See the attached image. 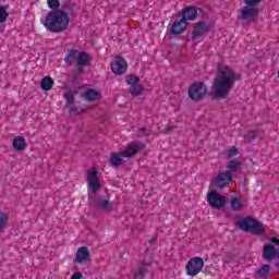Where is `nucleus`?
Returning a JSON list of instances; mask_svg holds the SVG:
<instances>
[{"mask_svg":"<svg viewBox=\"0 0 279 279\" xmlns=\"http://www.w3.org/2000/svg\"><path fill=\"white\" fill-rule=\"evenodd\" d=\"M241 73L234 71V69L218 63L216 75L211 83V95L216 99H228L230 93L234 88L236 82H240Z\"/></svg>","mask_w":279,"mask_h":279,"instance_id":"1","label":"nucleus"},{"mask_svg":"<svg viewBox=\"0 0 279 279\" xmlns=\"http://www.w3.org/2000/svg\"><path fill=\"white\" fill-rule=\"evenodd\" d=\"M71 17L65 11H49L45 17L40 19L41 25L46 27L47 32L52 34H61L69 27Z\"/></svg>","mask_w":279,"mask_h":279,"instance_id":"2","label":"nucleus"},{"mask_svg":"<svg viewBox=\"0 0 279 279\" xmlns=\"http://www.w3.org/2000/svg\"><path fill=\"white\" fill-rule=\"evenodd\" d=\"M241 230L245 232H252V234H265V227L252 217H246L238 222Z\"/></svg>","mask_w":279,"mask_h":279,"instance_id":"3","label":"nucleus"},{"mask_svg":"<svg viewBox=\"0 0 279 279\" xmlns=\"http://www.w3.org/2000/svg\"><path fill=\"white\" fill-rule=\"evenodd\" d=\"M207 93H208V87H206V84H204V82L193 83L187 90V95L190 99L196 102H199L202 101V99H205Z\"/></svg>","mask_w":279,"mask_h":279,"instance_id":"4","label":"nucleus"},{"mask_svg":"<svg viewBox=\"0 0 279 279\" xmlns=\"http://www.w3.org/2000/svg\"><path fill=\"white\" fill-rule=\"evenodd\" d=\"M234 180L232 174H229L227 171H219L217 175L211 180L213 186L219 191L230 186V183Z\"/></svg>","mask_w":279,"mask_h":279,"instance_id":"5","label":"nucleus"},{"mask_svg":"<svg viewBox=\"0 0 279 279\" xmlns=\"http://www.w3.org/2000/svg\"><path fill=\"white\" fill-rule=\"evenodd\" d=\"M185 269L187 276H197V274H199L202 269H204V259L202 257H192L187 262Z\"/></svg>","mask_w":279,"mask_h":279,"instance_id":"6","label":"nucleus"},{"mask_svg":"<svg viewBox=\"0 0 279 279\" xmlns=\"http://www.w3.org/2000/svg\"><path fill=\"white\" fill-rule=\"evenodd\" d=\"M90 208L100 210L101 213H112L114 205L106 198H94L89 201Z\"/></svg>","mask_w":279,"mask_h":279,"instance_id":"7","label":"nucleus"},{"mask_svg":"<svg viewBox=\"0 0 279 279\" xmlns=\"http://www.w3.org/2000/svg\"><path fill=\"white\" fill-rule=\"evenodd\" d=\"M145 149V144L143 142H131L122 150L124 158H134L137 154H141Z\"/></svg>","mask_w":279,"mask_h":279,"instance_id":"8","label":"nucleus"},{"mask_svg":"<svg viewBox=\"0 0 279 279\" xmlns=\"http://www.w3.org/2000/svg\"><path fill=\"white\" fill-rule=\"evenodd\" d=\"M207 202L211 208H223L226 206V196L217 191H211L207 195Z\"/></svg>","mask_w":279,"mask_h":279,"instance_id":"9","label":"nucleus"},{"mask_svg":"<svg viewBox=\"0 0 279 279\" xmlns=\"http://www.w3.org/2000/svg\"><path fill=\"white\" fill-rule=\"evenodd\" d=\"M210 32V25L206 22H197L194 24L192 31V39L199 38V36H204V34H208Z\"/></svg>","mask_w":279,"mask_h":279,"instance_id":"10","label":"nucleus"},{"mask_svg":"<svg viewBox=\"0 0 279 279\" xmlns=\"http://www.w3.org/2000/svg\"><path fill=\"white\" fill-rule=\"evenodd\" d=\"M111 71L116 75H123L128 71V62L121 57H117L116 60L111 63Z\"/></svg>","mask_w":279,"mask_h":279,"instance_id":"11","label":"nucleus"},{"mask_svg":"<svg viewBox=\"0 0 279 279\" xmlns=\"http://www.w3.org/2000/svg\"><path fill=\"white\" fill-rule=\"evenodd\" d=\"M73 263H77L78 265L90 263V251H88V247L81 246L76 252Z\"/></svg>","mask_w":279,"mask_h":279,"instance_id":"12","label":"nucleus"},{"mask_svg":"<svg viewBox=\"0 0 279 279\" xmlns=\"http://www.w3.org/2000/svg\"><path fill=\"white\" fill-rule=\"evenodd\" d=\"M258 9L254 7H243L241 10V16L242 21H256V16H258Z\"/></svg>","mask_w":279,"mask_h":279,"instance_id":"13","label":"nucleus"},{"mask_svg":"<svg viewBox=\"0 0 279 279\" xmlns=\"http://www.w3.org/2000/svg\"><path fill=\"white\" fill-rule=\"evenodd\" d=\"M87 182H88V187L93 193H97L99 189H101V185L99 184V179L97 178V171L96 170H90L87 174Z\"/></svg>","mask_w":279,"mask_h":279,"instance_id":"14","label":"nucleus"},{"mask_svg":"<svg viewBox=\"0 0 279 279\" xmlns=\"http://www.w3.org/2000/svg\"><path fill=\"white\" fill-rule=\"evenodd\" d=\"M186 25L187 23L185 20H175L172 24L170 33L173 34V36H180V34H184V32H186Z\"/></svg>","mask_w":279,"mask_h":279,"instance_id":"15","label":"nucleus"},{"mask_svg":"<svg viewBox=\"0 0 279 279\" xmlns=\"http://www.w3.org/2000/svg\"><path fill=\"white\" fill-rule=\"evenodd\" d=\"M278 250H276V246H274V244L270 243L264 245L263 258L265 260H274L278 257Z\"/></svg>","mask_w":279,"mask_h":279,"instance_id":"16","label":"nucleus"},{"mask_svg":"<svg viewBox=\"0 0 279 279\" xmlns=\"http://www.w3.org/2000/svg\"><path fill=\"white\" fill-rule=\"evenodd\" d=\"M90 65V56H88L86 52L81 51L76 56V66L78 71H82L84 66Z\"/></svg>","mask_w":279,"mask_h":279,"instance_id":"17","label":"nucleus"},{"mask_svg":"<svg viewBox=\"0 0 279 279\" xmlns=\"http://www.w3.org/2000/svg\"><path fill=\"white\" fill-rule=\"evenodd\" d=\"M123 158H125V155L122 151H118V153H111V157L109 159V165L110 167H121V165H123L125 162V160H123Z\"/></svg>","mask_w":279,"mask_h":279,"instance_id":"18","label":"nucleus"},{"mask_svg":"<svg viewBox=\"0 0 279 279\" xmlns=\"http://www.w3.org/2000/svg\"><path fill=\"white\" fill-rule=\"evenodd\" d=\"M241 165H242L241 160L233 159V160L229 161L226 172L229 175L234 177V175H236V173H239V167H241Z\"/></svg>","mask_w":279,"mask_h":279,"instance_id":"19","label":"nucleus"},{"mask_svg":"<svg viewBox=\"0 0 279 279\" xmlns=\"http://www.w3.org/2000/svg\"><path fill=\"white\" fill-rule=\"evenodd\" d=\"M12 146L15 151H23L25 147H27V142L25 141V137L16 136L13 138Z\"/></svg>","mask_w":279,"mask_h":279,"instance_id":"20","label":"nucleus"},{"mask_svg":"<svg viewBox=\"0 0 279 279\" xmlns=\"http://www.w3.org/2000/svg\"><path fill=\"white\" fill-rule=\"evenodd\" d=\"M183 20L186 21H195V19H197V8L195 7H187L185 8V10L183 11Z\"/></svg>","mask_w":279,"mask_h":279,"instance_id":"21","label":"nucleus"},{"mask_svg":"<svg viewBox=\"0 0 279 279\" xmlns=\"http://www.w3.org/2000/svg\"><path fill=\"white\" fill-rule=\"evenodd\" d=\"M64 90H65V93H64L63 97H64L66 104L69 106H73L75 104V95H77V92L71 90V87H69V86H65Z\"/></svg>","mask_w":279,"mask_h":279,"instance_id":"22","label":"nucleus"},{"mask_svg":"<svg viewBox=\"0 0 279 279\" xmlns=\"http://www.w3.org/2000/svg\"><path fill=\"white\" fill-rule=\"evenodd\" d=\"M148 271H149V265L141 264L137 268V272H134L133 279H144L145 276H147Z\"/></svg>","mask_w":279,"mask_h":279,"instance_id":"23","label":"nucleus"},{"mask_svg":"<svg viewBox=\"0 0 279 279\" xmlns=\"http://www.w3.org/2000/svg\"><path fill=\"white\" fill-rule=\"evenodd\" d=\"M53 78L50 76L44 77L40 83L41 90H51V88H53Z\"/></svg>","mask_w":279,"mask_h":279,"instance_id":"24","label":"nucleus"},{"mask_svg":"<svg viewBox=\"0 0 279 279\" xmlns=\"http://www.w3.org/2000/svg\"><path fill=\"white\" fill-rule=\"evenodd\" d=\"M76 57H77V49L69 50L68 53L64 57L65 64L71 66V64H73Z\"/></svg>","mask_w":279,"mask_h":279,"instance_id":"25","label":"nucleus"},{"mask_svg":"<svg viewBox=\"0 0 279 279\" xmlns=\"http://www.w3.org/2000/svg\"><path fill=\"white\" fill-rule=\"evenodd\" d=\"M145 90V87L143 85L138 84L137 85H132L130 87V93L132 97H140V95H143V92Z\"/></svg>","mask_w":279,"mask_h":279,"instance_id":"26","label":"nucleus"},{"mask_svg":"<svg viewBox=\"0 0 279 279\" xmlns=\"http://www.w3.org/2000/svg\"><path fill=\"white\" fill-rule=\"evenodd\" d=\"M84 97L87 101H95L99 99V92L95 89H88L84 93Z\"/></svg>","mask_w":279,"mask_h":279,"instance_id":"27","label":"nucleus"},{"mask_svg":"<svg viewBox=\"0 0 279 279\" xmlns=\"http://www.w3.org/2000/svg\"><path fill=\"white\" fill-rule=\"evenodd\" d=\"M269 271H271V266H269V264H265L256 270V274L259 275V278H265V276H267Z\"/></svg>","mask_w":279,"mask_h":279,"instance_id":"28","label":"nucleus"},{"mask_svg":"<svg viewBox=\"0 0 279 279\" xmlns=\"http://www.w3.org/2000/svg\"><path fill=\"white\" fill-rule=\"evenodd\" d=\"M8 220H9L8 214L0 213V232L8 228Z\"/></svg>","mask_w":279,"mask_h":279,"instance_id":"29","label":"nucleus"},{"mask_svg":"<svg viewBox=\"0 0 279 279\" xmlns=\"http://www.w3.org/2000/svg\"><path fill=\"white\" fill-rule=\"evenodd\" d=\"M126 83L130 84V86H136L137 84H141V77L131 74L126 77Z\"/></svg>","mask_w":279,"mask_h":279,"instance_id":"30","label":"nucleus"},{"mask_svg":"<svg viewBox=\"0 0 279 279\" xmlns=\"http://www.w3.org/2000/svg\"><path fill=\"white\" fill-rule=\"evenodd\" d=\"M48 8H50L51 12L59 11L60 9V0H47Z\"/></svg>","mask_w":279,"mask_h":279,"instance_id":"31","label":"nucleus"},{"mask_svg":"<svg viewBox=\"0 0 279 279\" xmlns=\"http://www.w3.org/2000/svg\"><path fill=\"white\" fill-rule=\"evenodd\" d=\"M8 16H10L8 9L3 5H0V23H5L8 21Z\"/></svg>","mask_w":279,"mask_h":279,"instance_id":"32","label":"nucleus"},{"mask_svg":"<svg viewBox=\"0 0 279 279\" xmlns=\"http://www.w3.org/2000/svg\"><path fill=\"white\" fill-rule=\"evenodd\" d=\"M233 156H239V148H236V146H233L226 151L227 160H230V158H233Z\"/></svg>","mask_w":279,"mask_h":279,"instance_id":"33","label":"nucleus"},{"mask_svg":"<svg viewBox=\"0 0 279 279\" xmlns=\"http://www.w3.org/2000/svg\"><path fill=\"white\" fill-rule=\"evenodd\" d=\"M231 208L232 210H241L243 208V203H241V199L239 198H232L231 199Z\"/></svg>","mask_w":279,"mask_h":279,"instance_id":"34","label":"nucleus"},{"mask_svg":"<svg viewBox=\"0 0 279 279\" xmlns=\"http://www.w3.org/2000/svg\"><path fill=\"white\" fill-rule=\"evenodd\" d=\"M244 3L247 8H256L260 3V0H244Z\"/></svg>","mask_w":279,"mask_h":279,"instance_id":"35","label":"nucleus"},{"mask_svg":"<svg viewBox=\"0 0 279 279\" xmlns=\"http://www.w3.org/2000/svg\"><path fill=\"white\" fill-rule=\"evenodd\" d=\"M257 135L258 133H256V131H250L244 135V138H246L247 141H254V138H256Z\"/></svg>","mask_w":279,"mask_h":279,"instance_id":"36","label":"nucleus"},{"mask_svg":"<svg viewBox=\"0 0 279 279\" xmlns=\"http://www.w3.org/2000/svg\"><path fill=\"white\" fill-rule=\"evenodd\" d=\"M270 243L271 245H274V247H276L277 253L279 254V239L278 238H270Z\"/></svg>","mask_w":279,"mask_h":279,"instance_id":"37","label":"nucleus"},{"mask_svg":"<svg viewBox=\"0 0 279 279\" xmlns=\"http://www.w3.org/2000/svg\"><path fill=\"white\" fill-rule=\"evenodd\" d=\"M82 278H83L82 272H74V274L72 275V278H71V279H82Z\"/></svg>","mask_w":279,"mask_h":279,"instance_id":"38","label":"nucleus"},{"mask_svg":"<svg viewBox=\"0 0 279 279\" xmlns=\"http://www.w3.org/2000/svg\"><path fill=\"white\" fill-rule=\"evenodd\" d=\"M147 129H140V134L138 136H147Z\"/></svg>","mask_w":279,"mask_h":279,"instance_id":"39","label":"nucleus"},{"mask_svg":"<svg viewBox=\"0 0 279 279\" xmlns=\"http://www.w3.org/2000/svg\"><path fill=\"white\" fill-rule=\"evenodd\" d=\"M75 112H77V108L76 107H70V114H75Z\"/></svg>","mask_w":279,"mask_h":279,"instance_id":"40","label":"nucleus"},{"mask_svg":"<svg viewBox=\"0 0 279 279\" xmlns=\"http://www.w3.org/2000/svg\"><path fill=\"white\" fill-rule=\"evenodd\" d=\"M150 243H154V240H150Z\"/></svg>","mask_w":279,"mask_h":279,"instance_id":"41","label":"nucleus"}]
</instances>
